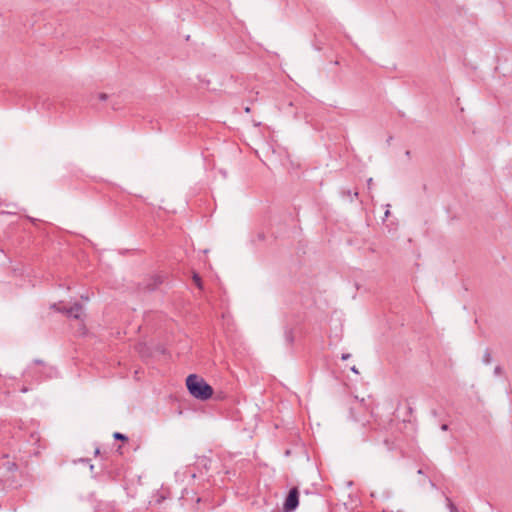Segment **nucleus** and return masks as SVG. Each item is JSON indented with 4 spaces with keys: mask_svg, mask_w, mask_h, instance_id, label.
Here are the masks:
<instances>
[{
    "mask_svg": "<svg viewBox=\"0 0 512 512\" xmlns=\"http://www.w3.org/2000/svg\"><path fill=\"white\" fill-rule=\"evenodd\" d=\"M364 441H369L377 444L380 441V433L377 431H373L364 438Z\"/></svg>",
    "mask_w": 512,
    "mask_h": 512,
    "instance_id": "obj_5",
    "label": "nucleus"
},
{
    "mask_svg": "<svg viewBox=\"0 0 512 512\" xmlns=\"http://www.w3.org/2000/svg\"><path fill=\"white\" fill-rule=\"evenodd\" d=\"M447 501V508L449 509V512H459L456 505L451 501L450 498H446Z\"/></svg>",
    "mask_w": 512,
    "mask_h": 512,
    "instance_id": "obj_8",
    "label": "nucleus"
},
{
    "mask_svg": "<svg viewBox=\"0 0 512 512\" xmlns=\"http://www.w3.org/2000/svg\"><path fill=\"white\" fill-rule=\"evenodd\" d=\"M161 283V280L159 277L153 278L150 280V282L146 285L145 289L152 291L157 288V286Z\"/></svg>",
    "mask_w": 512,
    "mask_h": 512,
    "instance_id": "obj_6",
    "label": "nucleus"
},
{
    "mask_svg": "<svg viewBox=\"0 0 512 512\" xmlns=\"http://www.w3.org/2000/svg\"><path fill=\"white\" fill-rule=\"evenodd\" d=\"M351 371H352V372H354V373H356V374H358V373H359V372H358V370H357V368H356L355 366H353V367L351 368Z\"/></svg>",
    "mask_w": 512,
    "mask_h": 512,
    "instance_id": "obj_17",
    "label": "nucleus"
},
{
    "mask_svg": "<svg viewBox=\"0 0 512 512\" xmlns=\"http://www.w3.org/2000/svg\"><path fill=\"white\" fill-rule=\"evenodd\" d=\"M381 441L385 445V447L388 451H391L395 448V443L390 438L384 437Z\"/></svg>",
    "mask_w": 512,
    "mask_h": 512,
    "instance_id": "obj_7",
    "label": "nucleus"
},
{
    "mask_svg": "<svg viewBox=\"0 0 512 512\" xmlns=\"http://www.w3.org/2000/svg\"><path fill=\"white\" fill-rule=\"evenodd\" d=\"M113 437H114V439H116V440H121V441H127V440H128L127 436H125L124 434H122V433H120V432H115V433L113 434Z\"/></svg>",
    "mask_w": 512,
    "mask_h": 512,
    "instance_id": "obj_11",
    "label": "nucleus"
},
{
    "mask_svg": "<svg viewBox=\"0 0 512 512\" xmlns=\"http://www.w3.org/2000/svg\"><path fill=\"white\" fill-rule=\"evenodd\" d=\"M193 282L197 285L198 288H202V281L200 276L197 273H194L193 275Z\"/></svg>",
    "mask_w": 512,
    "mask_h": 512,
    "instance_id": "obj_10",
    "label": "nucleus"
},
{
    "mask_svg": "<svg viewBox=\"0 0 512 512\" xmlns=\"http://www.w3.org/2000/svg\"><path fill=\"white\" fill-rule=\"evenodd\" d=\"M491 360H492L491 353H490L489 350H486L484 355H483V362L485 364H490Z\"/></svg>",
    "mask_w": 512,
    "mask_h": 512,
    "instance_id": "obj_9",
    "label": "nucleus"
},
{
    "mask_svg": "<svg viewBox=\"0 0 512 512\" xmlns=\"http://www.w3.org/2000/svg\"><path fill=\"white\" fill-rule=\"evenodd\" d=\"M441 429H442L443 431L448 430V425H447V424H443V425L441 426Z\"/></svg>",
    "mask_w": 512,
    "mask_h": 512,
    "instance_id": "obj_16",
    "label": "nucleus"
},
{
    "mask_svg": "<svg viewBox=\"0 0 512 512\" xmlns=\"http://www.w3.org/2000/svg\"><path fill=\"white\" fill-rule=\"evenodd\" d=\"M494 373H495V375H499L501 373V367L500 366H496L495 369H494Z\"/></svg>",
    "mask_w": 512,
    "mask_h": 512,
    "instance_id": "obj_13",
    "label": "nucleus"
},
{
    "mask_svg": "<svg viewBox=\"0 0 512 512\" xmlns=\"http://www.w3.org/2000/svg\"><path fill=\"white\" fill-rule=\"evenodd\" d=\"M51 308L64 313L68 318H73L75 320H83L84 319V310L83 306L80 303H74L71 307H60L59 304L54 303L51 305Z\"/></svg>",
    "mask_w": 512,
    "mask_h": 512,
    "instance_id": "obj_2",
    "label": "nucleus"
},
{
    "mask_svg": "<svg viewBox=\"0 0 512 512\" xmlns=\"http://www.w3.org/2000/svg\"><path fill=\"white\" fill-rule=\"evenodd\" d=\"M9 470H13V469H16V464L15 463H11L8 467Z\"/></svg>",
    "mask_w": 512,
    "mask_h": 512,
    "instance_id": "obj_15",
    "label": "nucleus"
},
{
    "mask_svg": "<svg viewBox=\"0 0 512 512\" xmlns=\"http://www.w3.org/2000/svg\"><path fill=\"white\" fill-rule=\"evenodd\" d=\"M367 184L370 187V185L372 184V178L368 179Z\"/></svg>",
    "mask_w": 512,
    "mask_h": 512,
    "instance_id": "obj_19",
    "label": "nucleus"
},
{
    "mask_svg": "<svg viewBox=\"0 0 512 512\" xmlns=\"http://www.w3.org/2000/svg\"><path fill=\"white\" fill-rule=\"evenodd\" d=\"M107 98H108V96H107V94H105V93H100V94H98V99H99L100 101H105V100H107Z\"/></svg>",
    "mask_w": 512,
    "mask_h": 512,
    "instance_id": "obj_12",
    "label": "nucleus"
},
{
    "mask_svg": "<svg viewBox=\"0 0 512 512\" xmlns=\"http://www.w3.org/2000/svg\"><path fill=\"white\" fill-rule=\"evenodd\" d=\"M186 386L189 393L199 400H208L213 394V388L196 374L187 377Z\"/></svg>",
    "mask_w": 512,
    "mask_h": 512,
    "instance_id": "obj_1",
    "label": "nucleus"
},
{
    "mask_svg": "<svg viewBox=\"0 0 512 512\" xmlns=\"http://www.w3.org/2000/svg\"><path fill=\"white\" fill-rule=\"evenodd\" d=\"M284 338L288 345H292L294 343V334H293V330L291 328H289V327L285 328Z\"/></svg>",
    "mask_w": 512,
    "mask_h": 512,
    "instance_id": "obj_4",
    "label": "nucleus"
},
{
    "mask_svg": "<svg viewBox=\"0 0 512 512\" xmlns=\"http://www.w3.org/2000/svg\"><path fill=\"white\" fill-rule=\"evenodd\" d=\"M34 363H35V364H37V365H42V364H43V361H41V360H35V361H34Z\"/></svg>",
    "mask_w": 512,
    "mask_h": 512,
    "instance_id": "obj_18",
    "label": "nucleus"
},
{
    "mask_svg": "<svg viewBox=\"0 0 512 512\" xmlns=\"http://www.w3.org/2000/svg\"><path fill=\"white\" fill-rule=\"evenodd\" d=\"M349 358H350V354H348V353L347 354H342V356H341L342 360H347Z\"/></svg>",
    "mask_w": 512,
    "mask_h": 512,
    "instance_id": "obj_14",
    "label": "nucleus"
},
{
    "mask_svg": "<svg viewBox=\"0 0 512 512\" xmlns=\"http://www.w3.org/2000/svg\"><path fill=\"white\" fill-rule=\"evenodd\" d=\"M299 504V492L296 487L292 488L285 500L284 503V510L286 512H292L294 511Z\"/></svg>",
    "mask_w": 512,
    "mask_h": 512,
    "instance_id": "obj_3",
    "label": "nucleus"
}]
</instances>
